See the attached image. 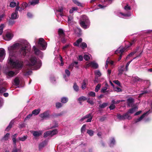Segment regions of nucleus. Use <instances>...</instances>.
Instances as JSON below:
<instances>
[{
    "mask_svg": "<svg viewBox=\"0 0 152 152\" xmlns=\"http://www.w3.org/2000/svg\"><path fill=\"white\" fill-rule=\"evenodd\" d=\"M39 2V0H32L31 1H30L29 4L32 5H34L38 4Z\"/></svg>",
    "mask_w": 152,
    "mask_h": 152,
    "instance_id": "obj_28",
    "label": "nucleus"
},
{
    "mask_svg": "<svg viewBox=\"0 0 152 152\" xmlns=\"http://www.w3.org/2000/svg\"><path fill=\"white\" fill-rule=\"evenodd\" d=\"M148 112L149 111L147 112L146 113H144L142 115L140 118L135 119L134 121L135 123H137L142 120L145 117V116L147 115L148 114Z\"/></svg>",
    "mask_w": 152,
    "mask_h": 152,
    "instance_id": "obj_18",
    "label": "nucleus"
},
{
    "mask_svg": "<svg viewBox=\"0 0 152 152\" xmlns=\"http://www.w3.org/2000/svg\"><path fill=\"white\" fill-rule=\"evenodd\" d=\"M40 110L39 109H35L32 111V113L33 114L36 115L40 113Z\"/></svg>",
    "mask_w": 152,
    "mask_h": 152,
    "instance_id": "obj_29",
    "label": "nucleus"
},
{
    "mask_svg": "<svg viewBox=\"0 0 152 152\" xmlns=\"http://www.w3.org/2000/svg\"><path fill=\"white\" fill-rule=\"evenodd\" d=\"M125 49L123 48H119L115 51V54H120V55L118 60V61H119L122 58V54L123 53Z\"/></svg>",
    "mask_w": 152,
    "mask_h": 152,
    "instance_id": "obj_9",
    "label": "nucleus"
},
{
    "mask_svg": "<svg viewBox=\"0 0 152 152\" xmlns=\"http://www.w3.org/2000/svg\"><path fill=\"white\" fill-rule=\"evenodd\" d=\"M12 124L13 123L12 122H10L9 126L7 127L6 129V130L7 131H9L10 129L12 127Z\"/></svg>",
    "mask_w": 152,
    "mask_h": 152,
    "instance_id": "obj_44",
    "label": "nucleus"
},
{
    "mask_svg": "<svg viewBox=\"0 0 152 152\" xmlns=\"http://www.w3.org/2000/svg\"><path fill=\"white\" fill-rule=\"evenodd\" d=\"M107 88L106 87H104L101 90V92L102 93H104L106 92L107 91Z\"/></svg>",
    "mask_w": 152,
    "mask_h": 152,
    "instance_id": "obj_59",
    "label": "nucleus"
},
{
    "mask_svg": "<svg viewBox=\"0 0 152 152\" xmlns=\"http://www.w3.org/2000/svg\"><path fill=\"white\" fill-rule=\"evenodd\" d=\"M87 133L91 136H92L94 134V131L91 130H88Z\"/></svg>",
    "mask_w": 152,
    "mask_h": 152,
    "instance_id": "obj_51",
    "label": "nucleus"
},
{
    "mask_svg": "<svg viewBox=\"0 0 152 152\" xmlns=\"http://www.w3.org/2000/svg\"><path fill=\"white\" fill-rule=\"evenodd\" d=\"M31 46L28 42L22 39L19 42L15 43L8 48L9 53L7 62L10 68L21 69L23 66V62L18 56H25L30 51Z\"/></svg>",
    "mask_w": 152,
    "mask_h": 152,
    "instance_id": "obj_1",
    "label": "nucleus"
},
{
    "mask_svg": "<svg viewBox=\"0 0 152 152\" xmlns=\"http://www.w3.org/2000/svg\"><path fill=\"white\" fill-rule=\"evenodd\" d=\"M27 6V4L26 3H23L22 4V6L20 8V11H21L22 10H24Z\"/></svg>",
    "mask_w": 152,
    "mask_h": 152,
    "instance_id": "obj_37",
    "label": "nucleus"
},
{
    "mask_svg": "<svg viewBox=\"0 0 152 152\" xmlns=\"http://www.w3.org/2000/svg\"><path fill=\"white\" fill-rule=\"evenodd\" d=\"M91 56L90 54H85L84 56V58L86 60L88 61L90 58Z\"/></svg>",
    "mask_w": 152,
    "mask_h": 152,
    "instance_id": "obj_38",
    "label": "nucleus"
},
{
    "mask_svg": "<svg viewBox=\"0 0 152 152\" xmlns=\"http://www.w3.org/2000/svg\"><path fill=\"white\" fill-rule=\"evenodd\" d=\"M31 133L35 137H39L41 136L43 132L41 130L32 131Z\"/></svg>",
    "mask_w": 152,
    "mask_h": 152,
    "instance_id": "obj_10",
    "label": "nucleus"
},
{
    "mask_svg": "<svg viewBox=\"0 0 152 152\" xmlns=\"http://www.w3.org/2000/svg\"><path fill=\"white\" fill-rule=\"evenodd\" d=\"M90 23L89 20L86 16L83 15L81 16L80 20V24L83 28L85 29L88 28Z\"/></svg>",
    "mask_w": 152,
    "mask_h": 152,
    "instance_id": "obj_3",
    "label": "nucleus"
},
{
    "mask_svg": "<svg viewBox=\"0 0 152 152\" xmlns=\"http://www.w3.org/2000/svg\"><path fill=\"white\" fill-rule=\"evenodd\" d=\"M113 82L115 84L119 86H121V83L118 80H115L113 81Z\"/></svg>",
    "mask_w": 152,
    "mask_h": 152,
    "instance_id": "obj_60",
    "label": "nucleus"
},
{
    "mask_svg": "<svg viewBox=\"0 0 152 152\" xmlns=\"http://www.w3.org/2000/svg\"><path fill=\"white\" fill-rule=\"evenodd\" d=\"M125 71V68H124V65H122L118 67V75L121 76L123 73V72Z\"/></svg>",
    "mask_w": 152,
    "mask_h": 152,
    "instance_id": "obj_15",
    "label": "nucleus"
},
{
    "mask_svg": "<svg viewBox=\"0 0 152 152\" xmlns=\"http://www.w3.org/2000/svg\"><path fill=\"white\" fill-rule=\"evenodd\" d=\"M28 137L27 135H24L23 137H19L18 138L19 140L21 141H24Z\"/></svg>",
    "mask_w": 152,
    "mask_h": 152,
    "instance_id": "obj_36",
    "label": "nucleus"
},
{
    "mask_svg": "<svg viewBox=\"0 0 152 152\" xmlns=\"http://www.w3.org/2000/svg\"><path fill=\"white\" fill-rule=\"evenodd\" d=\"M138 109L137 107H136L129 109L127 112L129 114V113L132 114L135 112Z\"/></svg>",
    "mask_w": 152,
    "mask_h": 152,
    "instance_id": "obj_23",
    "label": "nucleus"
},
{
    "mask_svg": "<svg viewBox=\"0 0 152 152\" xmlns=\"http://www.w3.org/2000/svg\"><path fill=\"white\" fill-rule=\"evenodd\" d=\"M82 39L81 38H80L77 40L76 42L74 43V45L75 46H79L80 43L82 42Z\"/></svg>",
    "mask_w": 152,
    "mask_h": 152,
    "instance_id": "obj_27",
    "label": "nucleus"
},
{
    "mask_svg": "<svg viewBox=\"0 0 152 152\" xmlns=\"http://www.w3.org/2000/svg\"><path fill=\"white\" fill-rule=\"evenodd\" d=\"M78 64V62L77 61H75L72 63L71 65H70L69 66V68H72L73 66H75V67L78 68V66H77Z\"/></svg>",
    "mask_w": 152,
    "mask_h": 152,
    "instance_id": "obj_26",
    "label": "nucleus"
},
{
    "mask_svg": "<svg viewBox=\"0 0 152 152\" xmlns=\"http://www.w3.org/2000/svg\"><path fill=\"white\" fill-rule=\"evenodd\" d=\"M88 80L87 79H85L83 80L81 88L83 89H85L86 87V85L87 84Z\"/></svg>",
    "mask_w": 152,
    "mask_h": 152,
    "instance_id": "obj_21",
    "label": "nucleus"
},
{
    "mask_svg": "<svg viewBox=\"0 0 152 152\" xmlns=\"http://www.w3.org/2000/svg\"><path fill=\"white\" fill-rule=\"evenodd\" d=\"M95 74L97 77L101 76L102 74L99 70H96L95 71Z\"/></svg>",
    "mask_w": 152,
    "mask_h": 152,
    "instance_id": "obj_35",
    "label": "nucleus"
},
{
    "mask_svg": "<svg viewBox=\"0 0 152 152\" xmlns=\"http://www.w3.org/2000/svg\"><path fill=\"white\" fill-rule=\"evenodd\" d=\"M50 133H51L50 131H48L45 132L44 134V137H46L48 136H50Z\"/></svg>",
    "mask_w": 152,
    "mask_h": 152,
    "instance_id": "obj_41",
    "label": "nucleus"
},
{
    "mask_svg": "<svg viewBox=\"0 0 152 152\" xmlns=\"http://www.w3.org/2000/svg\"><path fill=\"white\" fill-rule=\"evenodd\" d=\"M132 60H131V61H129L126 64V67H125V71H127L128 70V66L130 64V63L132 61Z\"/></svg>",
    "mask_w": 152,
    "mask_h": 152,
    "instance_id": "obj_53",
    "label": "nucleus"
},
{
    "mask_svg": "<svg viewBox=\"0 0 152 152\" xmlns=\"http://www.w3.org/2000/svg\"><path fill=\"white\" fill-rule=\"evenodd\" d=\"M42 65L41 61L34 56H32L26 62V65L30 69H39Z\"/></svg>",
    "mask_w": 152,
    "mask_h": 152,
    "instance_id": "obj_2",
    "label": "nucleus"
},
{
    "mask_svg": "<svg viewBox=\"0 0 152 152\" xmlns=\"http://www.w3.org/2000/svg\"><path fill=\"white\" fill-rule=\"evenodd\" d=\"M17 135V134H15L14 135H12V137L14 146L15 147L16 146V138Z\"/></svg>",
    "mask_w": 152,
    "mask_h": 152,
    "instance_id": "obj_25",
    "label": "nucleus"
},
{
    "mask_svg": "<svg viewBox=\"0 0 152 152\" xmlns=\"http://www.w3.org/2000/svg\"><path fill=\"white\" fill-rule=\"evenodd\" d=\"M73 88L74 90L76 92H77L79 90V87L76 83L74 84Z\"/></svg>",
    "mask_w": 152,
    "mask_h": 152,
    "instance_id": "obj_31",
    "label": "nucleus"
},
{
    "mask_svg": "<svg viewBox=\"0 0 152 152\" xmlns=\"http://www.w3.org/2000/svg\"><path fill=\"white\" fill-rule=\"evenodd\" d=\"M114 90L115 91L117 92H120L121 91V89L118 87H114Z\"/></svg>",
    "mask_w": 152,
    "mask_h": 152,
    "instance_id": "obj_54",
    "label": "nucleus"
},
{
    "mask_svg": "<svg viewBox=\"0 0 152 152\" xmlns=\"http://www.w3.org/2000/svg\"><path fill=\"white\" fill-rule=\"evenodd\" d=\"M115 140L113 137H111L110 139V147H113L115 144Z\"/></svg>",
    "mask_w": 152,
    "mask_h": 152,
    "instance_id": "obj_24",
    "label": "nucleus"
},
{
    "mask_svg": "<svg viewBox=\"0 0 152 152\" xmlns=\"http://www.w3.org/2000/svg\"><path fill=\"white\" fill-rule=\"evenodd\" d=\"M80 46L83 49L86 48L87 47V44L85 42H82Z\"/></svg>",
    "mask_w": 152,
    "mask_h": 152,
    "instance_id": "obj_50",
    "label": "nucleus"
},
{
    "mask_svg": "<svg viewBox=\"0 0 152 152\" xmlns=\"http://www.w3.org/2000/svg\"><path fill=\"white\" fill-rule=\"evenodd\" d=\"M128 105L130 106L131 104L134 102V99L132 98H129L127 100Z\"/></svg>",
    "mask_w": 152,
    "mask_h": 152,
    "instance_id": "obj_34",
    "label": "nucleus"
},
{
    "mask_svg": "<svg viewBox=\"0 0 152 152\" xmlns=\"http://www.w3.org/2000/svg\"><path fill=\"white\" fill-rule=\"evenodd\" d=\"M33 49L34 50L35 54L40 57H41L42 55V52L36 48L35 46H34L33 47Z\"/></svg>",
    "mask_w": 152,
    "mask_h": 152,
    "instance_id": "obj_13",
    "label": "nucleus"
},
{
    "mask_svg": "<svg viewBox=\"0 0 152 152\" xmlns=\"http://www.w3.org/2000/svg\"><path fill=\"white\" fill-rule=\"evenodd\" d=\"M115 108V106L113 104H112L110 105L109 107V108L110 110H113Z\"/></svg>",
    "mask_w": 152,
    "mask_h": 152,
    "instance_id": "obj_64",
    "label": "nucleus"
},
{
    "mask_svg": "<svg viewBox=\"0 0 152 152\" xmlns=\"http://www.w3.org/2000/svg\"><path fill=\"white\" fill-rule=\"evenodd\" d=\"M59 36L60 37H65V34L63 30L62 29H59L58 31Z\"/></svg>",
    "mask_w": 152,
    "mask_h": 152,
    "instance_id": "obj_20",
    "label": "nucleus"
},
{
    "mask_svg": "<svg viewBox=\"0 0 152 152\" xmlns=\"http://www.w3.org/2000/svg\"><path fill=\"white\" fill-rule=\"evenodd\" d=\"M131 13L130 12H129L126 14H124L121 12L118 13V15L121 18H124L125 17H129L131 16Z\"/></svg>",
    "mask_w": 152,
    "mask_h": 152,
    "instance_id": "obj_16",
    "label": "nucleus"
},
{
    "mask_svg": "<svg viewBox=\"0 0 152 152\" xmlns=\"http://www.w3.org/2000/svg\"><path fill=\"white\" fill-rule=\"evenodd\" d=\"M50 113L49 111H47L42 113L40 114L39 115V116L43 119L48 118L50 117Z\"/></svg>",
    "mask_w": 152,
    "mask_h": 152,
    "instance_id": "obj_8",
    "label": "nucleus"
},
{
    "mask_svg": "<svg viewBox=\"0 0 152 152\" xmlns=\"http://www.w3.org/2000/svg\"><path fill=\"white\" fill-rule=\"evenodd\" d=\"M38 44L41 50H44L46 49L47 47V43L43 38H40L39 39Z\"/></svg>",
    "mask_w": 152,
    "mask_h": 152,
    "instance_id": "obj_5",
    "label": "nucleus"
},
{
    "mask_svg": "<svg viewBox=\"0 0 152 152\" xmlns=\"http://www.w3.org/2000/svg\"><path fill=\"white\" fill-rule=\"evenodd\" d=\"M68 100V99L66 97H63L61 98V102L63 103H66Z\"/></svg>",
    "mask_w": 152,
    "mask_h": 152,
    "instance_id": "obj_33",
    "label": "nucleus"
},
{
    "mask_svg": "<svg viewBox=\"0 0 152 152\" xmlns=\"http://www.w3.org/2000/svg\"><path fill=\"white\" fill-rule=\"evenodd\" d=\"M132 80L134 82L138 81H142V80L140 78L137 77H132Z\"/></svg>",
    "mask_w": 152,
    "mask_h": 152,
    "instance_id": "obj_32",
    "label": "nucleus"
},
{
    "mask_svg": "<svg viewBox=\"0 0 152 152\" xmlns=\"http://www.w3.org/2000/svg\"><path fill=\"white\" fill-rule=\"evenodd\" d=\"M77 10V7H73L72 9L69 10V13L71 14L72 13L75 11H76Z\"/></svg>",
    "mask_w": 152,
    "mask_h": 152,
    "instance_id": "obj_47",
    "label": "nucleus"
},
{
    "mask_svg": "<svg viewBox=\"0 0 152 152\" xmlns=\"http://www.w3.org/2000/svg\"><path fill=\"white\" fill-rule=\"evenodd\" d=\"M63 10L64 9L63 7H59L58 10H56L55 11V13L57 17H58V14L57 13L59 12H60V13H59V15H60L61 16H62L63 15L62 14L63 13Z\"/></svg>",
    "mask_w": 152,
    "mask_h": 152,
    "instance_id": "obj_17",
    "label": "nucleus"
},
{
    "mask_svg": "<svg viewBox=\"0 0 152 152\" xmlns=\"http://www.w3.org/2000/svg\"><path fill=\"white\" fill-rule=\"evenodd\" d=\"M88 94L89 96H95L96 95L95 93L92 91L90 92Z\"/></svg>",
    "mask_w": 152,
    "mask_h": 152,
    "instance_id": "obj_63",
    "label": "nucleus"
},
{
    "mask_svg": "<svg viewBox=\"0 0 152 152\" xmlns=\"http://www.w3.org/2000/svg\"><path fill=\"white\" fill-rule=\"evenodd\" d=\"M62 106V104L59 102H57L56 104V107L57 108H59Z\"/></svg>",
    "mask_w": 152,
    "mask_h": 152,
    "instance_id": "obj_52",
    "label": "nucleus"
},
{
    "mask_svg": "<svg viewBox=\"0 0 152 152\" xmlns=\"http://www.w3.org/2000/svg\"><path fill=\"white\" fill-rule=\"evenodd\" d=\"M135 40H134L132 41V42H128L129 43V45H126L125 46V48H128L131 45H132L134 42Z\"/></svg>",
    "mask_w": 152,
    "mask_h": 152,
    "instance_id": "obj_55",
    "label": "nucleus"
},
{
    "mask_svg": "<svg viewBox=\"0 0 152 152\" xmlns=\"http://www.w3.org/2000/svg\"><path fill=\"white\" fill-rule=\"evenodd\" d=\"M53 124H54V125L53 126H50V128H52L57 127L58 126V123L56 121L53 122Z\"/></svg>",
    "mask_w": 152,
    "mask_h": 152,
    "instance_id": "obj_57",
    "label": "nucleus"
},
{
    "mask_svg": "<svg viewBox=\"0 0 152 152\" xmlns=\"http://www.w3.org/2000/svg\"><path fill=\"white\" fill-rule=\"evenodd\" d=\"M101 86L100 84H98L96 86L95 89V91L96 92H98Z\"/></svg>",
    "mask_w": 152,
    "mask_h": 152,
    "instance_id": "obj_43",
    "label": "nucleus"
},
{
    "mask_svg": "<svg viewBox=\"0 0 152 152\" xmlns=\"http://www.w3.org/2000/svg\"><path fill=\"white\" fill-rule=\"evenodd\" d=\"M108 104V103H104L103 104H100L99 107L101 108H104L106 107Z\"/></svg>",
    "mask_w": 152,
    "mask_h": 152,
    "instance_id": "obj_46",
    "label": "nucleus"
},
{
    "mask_svg": "<svg viewBox=\"0 0 152 152\" xmlns=\"http://www.w3.org/2000/svg\"><path fill=\"white\" fill-rule=\"evenodd\" d=\"M48 143V141L47 140H45L43 142L40 143L39 145V148L40 149L46 145Z\"/></svg>",
    "mask_w": 152,
    "mask_h": 152,
    "instance_id": "obj_19",
    "label": "nucleus"
},
{
    "mask_svg": "<svg viewBox=\"0 0 152 152\" xmlns=\"http://www.w3.org/2000/svg\"><path fill=\"white\" fill-rule=\"evenodd\" d=\"M4 26L3 24H1L0 25V35H1L3 31V29Z\"/></svg>",
    "mask_w": 152,
    "mask_h": 152,
    "instance_id": "obj_40",
    "label": "nucleus"
},
{
    "mask_svg": "<svg viewBox=\"0 0 152 152\" xmlns=\"http://www.w3.org/2000/svg\"><path fill=\"white\" fill-rule=\"evenodd\" d=\"M50 132L51 133H50V136H52L55 134H56L58 132V131L57 129H55L52 131H50Z\"/></svg>",
    "mask_w": 152,
    "mask_h": 152,
    "instance_id": "obj_30",
    "label": "nucleus"
},
{
    "mask_svg": "<svg viewBox=\"0 0 152 152\" xmlns=\"http://www.w3.org/2000/svg\"><path fill=\"white\" fill-rule=\"evenodd\" d=\"M117 116L118 119L121 120H124L126 119L129 120L132 118L131 116L127 113L123 115L118 114Z\"/></svg>",
    "mask_w": 152,
    "mask_h": 152,
    "instance_id": "obj_6",
    "label": "nucleus"
},
{
    "mask_svg": "<svg viewBox=\"0 0 152 152\" xmlns=\"http://www.w3.org/2000/svg\"><path fill=\"white\" fill-rule=\"evenodd\" d=\"M14 82L15 85H18L19 84V80L18 78H16L14 80Z\"/></svg>",
    "mask_w": 152,
    "mask_h": 152,
    "instance_id": "obj_48",
    "label": "nucleus"
},
{
    "mask_svg": "<svg viewBox=\"0 0 152 152\" xmlns=\"http://www.w3.org/2000/svg\"><path fill=\"white\" fill-rule=\"evenodd\" d=\"M86 99V97L84 96H82L78 98V100L80 101L81 100L84 101Z\"/></svg>",
    "mask_w": 152,
    "mask_h": 152,
    "instance_id": "obj_56",
    "label": "nucleus"
},
{
    "mask_svg": "<svg viewBox=\"0 0 152 152\" xmlns=\"http://www.w3.org/2000/svg\"><path fill=\"white\" fill-rule=\"evenodd\" d=\"M68 22L69 23H70L73 20V18L72 16H69L68 17Z\"/></svg>",
    "mask_w": 152,
    "mask_h": 152,
    "instance_id": "obj_45",
    "label": "nucleus"
},
{
    "mask_svg": "<svg viewBox=\"0 0 152 152\" xmlns=\"http://www.w3.org/2000/svg\"><path fill=\"white\" fill-rule=\"evenodd\" d=\"M5 56V51L3 49H0V62L4 59Z\"/></svg>",
    "mask_w": 152,
    "mask_h": 152,
    "instance_id": "obj_12",
    "label": "nucleus"
},
{
    "mask_svg": "<svg viewBox=\"0 0 152 152\" xmlns=\"http://www.w3.org/2000/svg\"><path fill=\"white\" fill-rule=\"evenodd\" d=\"M16 5V3L14 1H12L10 3V6L11 7H14Z\"/></svg>",
    "mask_w": 152,
    "mask_h": 152,
    "instance_id": "obj_49",
    "label": "nucleus"
},
{
    "mask_svg": "<svg viewBox=\"0 0 152 152\" xmlns=\"http://www.w3.org/2000/svg\"><path fill=\"white\" fill-rule=\"evenodd\" d=\"M124 9L126 11H129L131 10V8L127 4L124 7Z\"/></svg>",
    "mask_w": 152,
    "mask_h": 152,
    "instance_id": "obj_58",
    "label": "nucleus"
},
{
    "mask_svg": "<svg viewBox=\"0 0 152 152\" xmlns=\"http://www.w3.org/2000/svg\"><path fill=\"white\" fill-rule=\"evenodd\" d=\"M86 125L84 124L83 125L81 129V131L82 132H84L86 129Z\"/></svg>",
    "mask_w": 152,
    "mask_h": 152,
    "instance_id": "obj_62",
    "label": "nucleus"
},
{
    "mask_svg": "<svg viewBox=\"0 0 152 152\" xmlns=\"http://www.w3.org/2000/svg\"><path fill=\"white\" fill-rule=\"evenodd\" d=\"M18 17V12H15L12 14L11 18L12 19H15L17 18Z\"/></svg>",
    "mask_w": 152,
    "mask_h": 152,
    "instance_id": "obj_22",
    "label": "nucleus"
},
{
    "mask_svg": "<svg viewBox=\"0 0 152 152\" xmlns=\"http://www.w3.org/2000/svg\"><path fill=\"white\" fill-rule=\"evenodd\" d=\"M73 1L75 4H77L78 6H82V4L77 0H73Z\"/></svg>",
    "mask_w": 152,
    "mask_h": 152,
    "instance_id": "obj_42",
    "label": "nucleus"
},
{
    "mask_svg": "<svg viewBox=\"0 0 152 152\" xmlns=\"http://www.w3.org/2000/svg\"><path fill=\"white\" fill-rule=\"evenodd\" d=\"M13 36V34L12 32H8L7 33L4 39L6 40L9 41L12 39Z\"/></svg>",
    "mask_w": 152,
    "mask_h": 152,
    "instance_id": "obj_11",
    "label": "nucleus"
},
{
    "mask_svg": "<svg viewBox=\"0 0 152 152\" xmlns=\"http://www.w3.org/2000/svg\"><path fill=\"white\" fill-rule=\"evenodd\" d=\"M10 133H7L3 138L2 140H7L8 139L9 135H10Z\"/></svg>",
    "mask_w": 152,
    "mask_h": 152,
    "instance_id": "obj_39",
    "label": "nucleus"
},
{
    "mask_svg": "<svg viewBox=\"0 0 152 152\" xmlns=\"http://www.w3.org/2000/svg\"><path fill=\"white\" fill-rule=\"evenodd\" d=\"M91 67L94 69H96L98 67V65L95 62L93 61L90 62H87L86 63V68Z\"/></svg>",
    "mask_w": 152,
    "mask_h": 152,
    "instance_id": "obj_7",
    "label": "nucleus"
},
{
    "mask_svg": "<svg viewBox=\"0 0 152 152\" xmlns=\"http://www.w3.org/2000/svg\"><path fill=\"white\" fill-rule=\"evenodd\" d=\"M92 119V114L91 113H89L84 116L81 118L80 119L79 121L80 123L83 122H91Z\"/></svg>",
    "mask_w": 152,
    "mask_h": 152,
    "instance_id": "obj_4",
    "label": "nucleus"
},
{
    "mask_svg": "<svg viewBox=\"0 0 152 152\" xmlns=\"http://www.w3.org/2000/svg\"><path fill=\"white\" fill-rule=\"evenodd\" d=\"M6 89L4 87L0 88V94L6 91Z\"/></svg>",
    "mask_w": 152,
    "mask_h": 152,
    "instance_id": "obj_61",
    "label": "nucleus"
},
{
    "mask_svg": "<svg viewBox=\"0 0 152 152\" xmlns=\"http://www.w3.org/2000/svg\"><path fill=\"white\" fill-rule=\"evenodd\" d=\"M5 73L7 77H13L15 74V72L13 71H6L5 72Z\"/></svg>",
    "mask_w": 152,
    "mask_h": 152,
    "instance_id": "obj_14",
    "label": "nucleus"
}]
</instances>
